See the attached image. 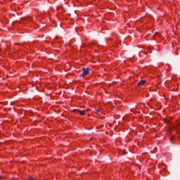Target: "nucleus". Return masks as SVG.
I'll use <instances>...</instances> for the list:
<instances>
[{
	"label": "nucleus",
	"instance_id": "nucleus-2",
	"mask_svg": "<svg viewBox=\"0 0 180 180\" xmlns=\"http://www.w3.org/2000/svg\"><path fill=\"white\" fill-rule=\"evenodd\" d=\"M89 70H90L89 68H82V72H83V73H84L85 75H88V74H89Z\"/></svg>",
	"mask_w": 180,
	"mask_h": 180
},
{
	"label": "nucleus",
	"instance_id": "nucleus-3",
	"mask_svg": "<svg viewBox=\"0 0 180 180\" xmlns=\"http://www.w3.org/2000/svg\"><path fill=\"white\" fill-rule=\"evenodd\" d=\"M144 84H146V80H141L137 84V86H139V88H141Z\"/></svg>",
	"mask_w": 180,
	"mask_h": 180
},
{
	"label": "nucleus",
	"instance_id": "nucleus-5",
	"mask_svg": "<svg viewBox=\"0 0 180 180\" xmlns=\"http://www.w3.org/2000/svg\"><path fill=\"white\" fill-rule=\"evenodd\" d=\"M34 177H30V178H29V180H34Z\"/></svg>",
	"mask_w": 180,
	"mask_h": 180
},
{
	"label": "nucleus",
	"instance_id": "nucleus-6",
	"mask_svg": "<svg viewBox=\"0 0 180 180\" xmlns=\"http://www.w3.org/2000/svg\"><path fill=\"white\" fill-rule=\"evenodd\" d=\"M79 77H84V74L79 75Z\"/></svg>",
	"mask_w": 180,
	"mask_h": 180
},
{
	"label": "nucleus",
	"instance_id": "nucleus-1",
	"mask_svg": "<svg viewBox=\"0 0 180 180\" xmlns=\"http://www.w3.org/2000/svg\"><path fill=\"white\" fill-rule=\"evenodd\" d=\"M73 112H77V113H79V115H81V116H85V115L86 114L85 110H77V109L73 110Z\"/></svg>",
	"mask_w": 180,
	"mask_h": 180
},
{
	"label": "nucleus",
	"instance_id": "nucleus-4",
	"mask_svg": "<svg viewBox=\"0 0 180 180\" xmlns=\"http://www.w3.org/2000/svg\"><path fill=\"white\" fill-rule=\"evenodd\" d=\"M96 113H102V111H101V108H96Z\"/></svg>",
	"mask_w": 180,
	"mask_h": 180
}]
</instances>
